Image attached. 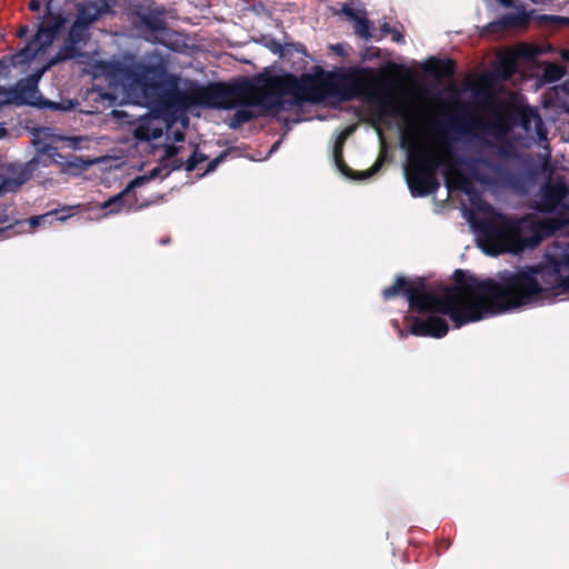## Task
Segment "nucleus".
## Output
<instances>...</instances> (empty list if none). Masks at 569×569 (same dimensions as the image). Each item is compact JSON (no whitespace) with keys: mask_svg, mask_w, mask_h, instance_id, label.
<instances>
[{"mask_svg":"<svg viewBox=\"0 0 569 569\" xmlns=\"http://www.w3.org/2000/svg\"><path fill=\"white\" fill-rule=\"evenodd\" d=\"M479 241L488 254L511 252L521 253L526 249H533L546 238L569 227L568 207L558 216L532 220L527 216L522 219L508 217L500 212H492L491 217L479 221Z\"/></svg>","mask_w":569,"mask_h":569,"instance_id":"nucleus-4","label":"nucleus"},{"mask_svg":"<svg viewBox=\"0 0 569 569\" xmlns=\"http://www.w3.org/2000/svg\"><path fill=\"white\" fill-rule=\"evenodd\" d=\"M138 19L137 27L141 29L144 39L152 44H160L167 49L173 50L177 47V33L168 28L164 20V9L161 7L138 8L133 12Z\"/></svg>","mask_w":569,"mask_h":569,"instance_id":"nucleus-8","label":"nucleus"},{"mask_svg":"<svg viewBox=\"0 0 569 569\" xmlns=\"http://www.w3.org/2000/svg\"><path fill=\"white\" fill-rule=\"evenodd\" d=\"M401 146L408 149V166L405 169L411 197L423 198L437 192L440 182L437 171L442 169L447 188L451 183L466 194L473 191L472 179L485 182L486 178L477 173V166L483 164L492 171H499L493 161L485 157L462 158L453 153L450 143L439 142V148L418 143V131L409 129L401 133Z\"/></svg>","mask_w":569,"mask_h":569,"instance_id":"nucleus-3","label":"nucleus"},{"mask_svg":"<svg viewBox=\"0 0 569 569\" xmlns=\"http://www.w3.org/2000/svg\"><path fill=\"white\" fill-rule=\"evenodd\" d=\"M43 19H47V22H43ZM39 29H37V33L33 36L32 41L27 43L22 50L14 54V59H18V63L30 61L39 51L50 47L60 30L67 23V18L61 10V7L50 10L46 9V16L39 18Z\"/></svg>","mask_w":569,"mask_h":569,"instance_id":"nucleus-7","label":"nucleus"},{"mask_svg":"<svg viewBox=\"0 0 569 569\" xmlns=\"http://www.w3.org/2000/svg\"><path fill=\"white\" fill-rule=\"evenodd\" d=\"M8 220L6 219V217H3L2 214H0V223H4L7 222Z\"/></svg>","mask_w":569,"mask_h":569,"instance_id":"nucleus-45","label":"nucleus"},{"mask_svg":"<svg viewBox=\"0 0 569 569\" xmlns=\"http://www.w3.org/2000/svg\"><path fill=\"white\" fill-rule=\"evenodd\" d=\"M528 24L526 13H506L497 21L489 22L485 27L486 34H500L511 28H522Z\"/></svg>","mask_w":569,"mask_h":569,"instance_id":"nucleus-17","label":"nucleus"},{"mask_svg":"<svg viewBox=\"0 0 569 569\" xmlns=\"http://www.w3.org/2000/svg\"><path fill=\"white\" fill-rule=\"evenodd\" d=\"M109 12L110 6L107 0H89L78 6V16H76L74 23L93 24Z\"/></svg>","mask_w":569,"mask_h":569,"instance_id":"nucleus-13","label":"nucleus"},{"mask_svg":"<svg viewBox=\"0 0 569 569\" xmlns=\"http://www.w3.org/2000/svg\"><path fill=\"white\" fill-rule=\"evenodd\" d=\"M413 310V309H411ZM420 315H428L426 319H421L419 317L411 318L410 329H408V333L415 337H431L441 339L448 333V323L447 320L439 317L437 312H419L413 310ZM445 316V315H442Z\"/></svg>","mask_w":569,"mask_h":569,"instance_id":"nucleus-12","label":"nucleus"},{"mask_svg":"<svg viewBox=\"0 0 569 569\" xmlns=\"http://www.w3.org/2000/svg\"><path fill=\"white\" fill-rule=\"evenodd\" d=\"M381 37L382 36H391V40L393 42L401 44L405 42V37L402 36L401 31L396 29L395 27L390 26L388 22H385L380 27Z\"/></svg>","mask_w":569,"mask_h":569,"instance_id":"nucleus-26","label":"nucleus"},{"mask_svg":"<svg viewBox=\"0 0 569 569\" xmlns=\"http://www.w3.org/2000/svg\"><path fill=\"white\" fill-rule=\"evenodd\" d=\"M408 73L406 67L390 62L378 71L370 67H358L347 71L319 69L318 72L299 77L286 73L268 79L267 87H257L249 80L233 84L190 82L182 91L178 88V77L169 73L161 60L156 63L109 64V77L114 82L128 90H140L148 104L169 113L190 107L230 110L237 104L234 98H241V106L262 108L264 113L283 111V96H291L296 104H317L328 98H336L339 102H350L357 98L380 102L391 92L392 83Z\"/></svg>","mask_w":569,"mask_h":569,"instance_id":"nucleus-1","label":"nucleus"},{"mask_svg":"<svg viewBox=\"0 0 569 569\" xmlns=\"http://www.w3.org/2000/svg\"><path fill=\"white\" fill-rule=\"evenodd\" d=\"M499 3H501V6L506 7V8H511L513 7V0H498Z\"/></svg>","mask_w":569,"mask_h":569,"instance_id":"nucleus-39","label":"nucleus"},{"mask_svg":"<svg viewBox=\"0 0 569 569\" xmlns=\"http://www.w3.org/2000/svg\"><path fill=\"white\" fill-rule=\"evenodd\" d=\"M403 111H405L403 108L397 107V108H395L393 113H395V116H402Z\"/></svg>","mask_w":569,"mask_h":569,"instance_id":"nucleus-43","label":"nucleus"},{"mask_svg":"<svg viewBox=\"0 0 569 569\" xmlns=\"http://www.w3.org/2000/svg\"><path fill=\"white\" fill-rule=\"evenodd\" d=\"M79 43L66 42L62 48H60L59 52H57L56 61H66L69 59H73L77 56V46Z\"/></svg>","mask_w":569,"mask_h":569,"instance_id":"nucleus-24","label":"nucleus"},{"mask_svg":"<svg viewBox=\"0 0 569 569\" xmlns=\"http://www.w3.org/2000/svg\"><path fill=\"white\" fill-rule=\"evenodd\" d=\"M92 24L88 23H79V22H72L71 29H69V33H67V40L66 42H70L72 44H80L86 40L87 37V30Z\"/></svg>","mask_w":569,"mask_h":569,"instance_id":"nucleus-22","label":"nucleus"},{"mask_svg":"<svg viewBox=\"0 0 569 569\" xmlns=\"http://www.w3.org/2000/svg\"><path fill=\"white\" fill-rule=\"evenodd\" d=\"M183 139H184L183 133L180 131H177L176 132V141H183Z\"/></svg>","mask_w":569,"mask_h":569,"instance_id":"nucleus-44","label":"nucleus"},{"mask_svg":"<svg viewBox=\"0 0 569 569\" xmlns=\"http://www.w3.org/2000/svg\"><path fill=\"white\" fill-rule=\"evenodd\" d=\"M160 136L161 131L159 129H149L148 127L139 126L137 127V130H134V137L141 141L158 139Z\"/></svg>","mask_w":569,"mask_h":569,"instance_id":"nucleus-25","label":"nucleus"},{"mask_svg":"<svg viewBox=\"0 0 569 569\" xmlns=\"http://www.w3.org/2000/svg\"><path fill=\"white\" fill-rule=\"evenodd\" d=\"M550 104L558 110L569 113V86H557L550 94Z\"/></svg>","mask_w":569,"mask_h":569,"instance_id":"nucleus-20","label":"nucleus"},{"mask_svg":"<svg viewBox=\"0 0 569 569\" xmlns=\"http://www.w3.org/2000/svg\"><path fill=\"white\" fill-rule=\"evenodd\" d=\"M161 173V168L156 167L153 170L150 171V178H157Z\"/></svg>","mask_w":569,"mask_h":569,"instance_id":"nucleus-38","label":"nucleus"},{"mask_svg":"<svg viewBox=\"0 0 569 569\" xmlns=\"http://www.w3.org/2000/svg\"><path fill=\"white\" fill-rule=\"evenodd\" d=\"M274 52H280L281 51V46L277 44V47H274Z\"/></svg>","mask_w":569,"mask_h":569,"instance_id":"nucleus-46","label":"nucleus"},{"mask_svg":"<svg viewBox=\"0 0 569 569\" xmlns=\"http://www.w3.org/2000/svg\"><path fill=\"white\" fill-rule=\"evenodd\" d=\"M455 61L450 58L440 59L431 57L423 64V72L436 79H451L455 74Z\"/></svg>","mask_w":569,"mask_h":569,"instance_id":"nucleus-18","label":"nucleus"},{"mask_svg":"<svg viewBox=\"0 0 569 569\" xmlns=\"http://www.w3.org/2000/svg\"><path fill=\"white\" fill-rule=\"evenodd\" d=\"M565 76V67L557 63H548L543 69V80L553 83L562 79Z\"/></svg>","mask_w":569,"mask_h":569,"instance_id":"nucleus-23","label":"nucleus"},{"mask_svg":"<svg viewBox=\"0 0 569 569\" xmlns=\"http://www.w3.org/2000/svg\"><path fill=\"white\" fill-rule=\"evenodd\" d=\"M400 338H406V332L400 330Z\"/></svg>","mask_w":569,"mask_h":569,"instance_id":"nucleus-48","label":"nucleus"},{"mask_svg":"<svg viewBox=\"0 0 569 569\" xmlns=\"http://www.w3.org/2000/svg\"><path fill=\"white\" fill-rule=\"evenodd\" d=\"M8 136V130L0 123V140Z\"/></svg>","mask_w":569,"mask_h":569,"instance_id":"nucleus-42","label":"nucleus"},{"mask_svg":"<svg viewBox=\"0 0 569 569\" xmlns=\"http://www.w3.org/2000/svg\"><path fill=\"white\" fill-rule=\"evenodd\" d=\"M92 164L91 160L83 159L81 157H72L71 160L66 161V169H78L86 170Z\"/></svg>","mask_w":569,"mask_h":569,"instance_id":"nucleus-27","label":"nucleus"},{"mask_svg":"<svg viewBox=\"0 0 569 569\" xmlns=\"http://www.w3.org/2000/svg\"><path fill=\"white\" fill-rule=\"evenodd\" d=\"M162 164L166 168L170 167V171H177L180 170L181 168L184 169V162H182L181 159L179 158L166 160L164 162H162Z\"/></svg>","mask_w":569,"mask_h":569,"instance_id":"nucleus-32","label":"nucleus"},{"mask_svg":"<svg viewBox=\"0 0 569 569\" xmlns=\"http://www.w3.org/2000/svg\"><path fill=\"white\" fill-rule=\"evenodd\" d=\"M180 149L174 146V144H167L166 146V154H163L162 157V162H164L166 160H171V159H176L177 154H178V151Z\"/></svg>","mask_w":569,"mask_h":569,"instance_id":"nucleus-33","label":"nucleus"},{"mask_svg":"<svg viewBox=\"0 0 569 569\" xmlns=\"http://www.w3.org/2000/svg\"><path fill=\"white\" fill-rule=\"evenodd\" d=\"M452 279L453 284L443 286L436 292L428 288L425 278L409 279L398 274L392 286L382 289L381 297L388 301L402 295L410 309L447 315L456 328L478 322L488 315L517 310L555 297L529 272L505 271L496 281L457 269Z\"/></svg>","mask_w":569,"mask_h":569,"instance_id":"nucleus-2","label":"nucleus"},{"mask_svg":"<svg viewBox=\"0 0 569 569\" xmlns=\"http://www.w3.org/2000/svg\"><path fill=\"white\" fill-rule=\"evenodd\" d=\"M234 102L239 103L240 98L236 97ZM239 107V109L236 110L234 114L229 118V128L232 130L239 129L241 126L263 116H274L278 112H264L262 108L259 106H241L236 104V107L231 108L234 109Z\"/></svg>","mask_w":569,"mask_h":569,"instance_id":"nucleus-15","label":"nucleus"},{"mask_svg":"<svg viewBox=\"0 0 569 569\" xmlns=\"http://www.w3.org/2000/svg\"><path fill=\"white\" fill-rule=\"evenodd\" d=\"M41 8L40 0H30L29 10L32 12H38Z\"/></svg>","mask_w":569,"mask_h":569,"instance_id":"nucleus-35","label":"nucleus"},{"mask_svg":"<svg viewBox=\"0 0 569 569\" xmlns=\"http://www.w3.org/2000/svg\"><path fill=\"white\" fill-rule=\"evenodd\" d=\"M57 2H58V0H49V1H47L46 9L50 10V9H53V8H61V6H59Z\"/></svg>","mask_w":569,"mask_h":569,"instance_id":"nucleus-37","label":"nucleus"},{"mask_svg":"<svg viewBox=\"0 0 569 569\" xmlns=\"http://www.w3.org/2000/svg\"><path fill=\"white\" fill-rule=\"evenodd\" d=\"M37 87L28 80H20L13 88H4L0 86V96H7L1 104L23 106L30 103L28 97L32 96Z\"/></svg>","mask_w":569,"mask_h":569,"instance_id":"nucleus-16","label":"nucleus"},{"mask_svg":"<svg viewBox=\"0 0 569 569\" xmlns=\"http://www.w3.org/2000/svg\"><path fill=\"white\" fill-rule=\"evenodd\" d=\"M53 216H54V212H48L44 214L32 216L29 219V224H30V227H32V229H36L40 226H43V224L50 222V220H51V218H53Z\"/></svg>","mask_w":569,"mask_h":569,"instance_id":"nucleus-30","label":"nucleus"},{"mask_svg":"<svg viewBox=\"0 0 569 569\" xmlns=\"http://www.w3.org/2000/svg\"><path fill=\"white\" fill-rule=\"evenodd\" d=\"M340 49H341V48H340V44L333 46V50H336V51L340 52Z\"/></svg>","mask_w":569,"mask_h":569,"instance_id":"nucleus-47","label":"nucleus"},{"mask_svg":"<svg viewBox=\"0 0 569 569\" xmlns=\"http://www.w3.org/2000/svg\"><path fill=\"white\" fill-rule=\"evenodd\" d=\"M568 196V187L563 181L548 182L540 188L538 192L537 201H535V210L539 213H560L563 208H569L568 204L563 203V200Z\"/></svg>","mask_w":569,"mask_h":569,"instance_id":"nucleus-10","label":"nucleus"},{"mask_svg":"<svg viewBox=\"0 0 569 569\" xmlns=\"http://www.w3.org/2000/svg\"><path fill=\"white\" fill-rule=\"evenodd\" d=\"M342 13L349 18L352 22H355V33L356 36L370 40L373 38L372 32L370 31V21L366 18V14L360 11H356L352 7L346 4L342 7Z\"/></svg>","mask_w":569,"mask_h":569,"instance_id":"nucleus-19","label":"nucleus"},{"mask_svg":"<svg viewBox=\"0 0 569 569\" xmlns=\"http://www.w3.org/2000/svg\"><path fill=\"white\" fill-rule=\"evenodd\" d=\"M138 181L139 178H134V180L131 181L123 191L103 201L101 206H99V209L108 211V213H119L124 208H132L136 203V197L132 192V188L138 183Z\"/></svg>","mask_w":569,"mask_h":569,"instance_id":"nucleus-14","label":"nucleus"},{"mask_svg":"<svg viewBox=\"0 0 569 569\" xmlns=\"http://www.w3.org/2000/svg\"><path fill=\"white\" fill-rule=\"evenodd\" d=\"M76 102L72 100H67L62 102L49 101L47 102V107H49L52 111H70L76 108Z\"/></svg>","mask_w":569,"mask_h":569,"instance_id":"nucleus-29","label":"nucleus"},{"mask_svg":"<svg viewBox=\"0 0 569 569\" xmlns=\"http://www.w3.org/2000/svg\"><path fill=\"white\" fill-rule=\"evenodd\" d=\"M530 1L536 4H547V3H552L555 0H530Z\"/></svg>","mask_w":569,"mask_h":569,"instance_id":"nucleus-41","label":"nucleus"},{"mask_svg":"<svg viewBox=\"0 0 569 569\" xmlns=\"http://www.w3.org/2000/svg\"><path fill=\"white\" fill-rule=\"evenodd\" d=\"M57 158H61L57 149L47 147L33 159L27 161V163L11 169V176L0 182V194L16 192L41 168H48L57 163Z\"/></svg>","mask_w":569,"mask_h":569,"instance_id":"nucleus-9","label":"nucleus"},{"mask_svg":"<svg viewBox=\"0 0 569 569\" xmlns=\"http://www.w3.org/2000/svg\"><path fill=\"white\" fill-rule=\"evenodd\" d=\"M495 77L500 81L509 80L516 72V62L510 57H501L495 66Z\"/></svg>","mask_w":569,"mask_h":569,"instance_id":"nucleus-21","label":"nucleus"},{"mask_svg":"<svg viewBox=\"0 0 569 569\" xmlns=\"http://www.w3.org/2000/svg\"><path fill=\"white\" fill-rule=\"evenodd\" d=\"M28 34V27L27 26H22L20 28H18V31H17V37L18 38H24L27 37Z\"/></svg>","mask_w":569,"mask_h":569,"instance_id":"nucleus-36","label":"nucleus"},{"mask_svg":"<svg viewBox=\"0 0 569 569\" xmlns=\"http://www.w3.org/2000/svg\"><path fill=\"white\" fill-rule=\"evenodd\" d=\"M222 160V154L216 157V159L209 161L208 168H206V172L214 171L219 162Z\"/></svg>","mask_w":569,"mask_h":569,"instance_id":"nucleus-34","label":"nucleus"},{"mask_svg":"<svg viewBox=\"0 0 569 569\" xmlns=\"http://www.w3.org/2000/svg\"><path fill=\"white\" fill-rule=\"evenodd\" d=\"M540 20L549 22L558 28H565L569 26V18L562 16H541Z\"/></svg>","mask_w":569,"mask_h":569,"instance_id":"nucleus-31","label":"nucleus"},{"mask_svg":"<svg viewBox=\"0 0 569 569\" xmlns=\"http://www.w3.org/2000/svg\"><path fill=\"white\" fill-rule=\"evenodd\" d=\"M207 160L206 154L198 152L197 150L190 154L189 159L186 161V171L192 172L197 166Z\"/></svg>","mask_w":569,"mask_h":569,"instance_id":"nucleus-28","label":"nucleus"},{"mask_svg":"<svg viewBox=\"0 0 569 569\" xmlns=\"http://www.w3.org/2000/svg\"><path fill=\"white\" fill-rule=\"evenodd\" d=\"M520 127L527 134H535L538 141H545L548 132L542 123L541 116L532 106H516L513 103H499L496 111L488 120L471 116L449 118L447 128L462 134H473V130H481L496 139V154L499 158H516V146L507 136Z\"/></svg>","mask_w":569,"mask_h":569,"instance_id":"nucleus-5","label":"nucleus"},{"mask_svg":"<svg viewBox=\"0 0 569 569\" xmlns=\"http://www.w3.org/2000/svg\"><path fill=\"white\" fill-rule=\"evenodd\" d=\"M557 252L545 254L543 261L537 266L523 267L512 273H530L535 281L540 282L541 287L547 288L553 296H561L569 290V276H565V270L569 267V247L555 248Z\"/></svg>","mask_w":569,"mask_h":569,"instance_id":"nucleus-6","label":"nucleus"},{"mask_svg":"<svg viewBox=\"0 0 569 569\" xmlns=\"http://www.w3.org/2000/svg\"><path fill=\"white\" fill-rule=\"evenodd\" d=\"M560 57H562V61L569 62V50L563 49L562 52H560Z\"/></svg>","mask_w":569,"mask_h":569,"instance_id":"nucleus-40","label":"nucleus"},{"mask_svg":"<svg viewBox=\"0 0 569 569\" xmlns=\"http://www.w3.org/2000/svg\"><path fill=\"white\" fill-rule=\"evenodd\" d=\"M355 130H356V126L350 124V126L346 127L345 130L340 131V133L338 136V140H336V143H333L332 158H333V164H336V167H338V170L340 173H342L343 176H346L350 179L361 181V180H367L370 177H372L373 174H376L379 171V169H381V161H376V163L372 164L371 168H369L368 170H365V171H356V170L349 168V166L343 160V154L341 152L343 151V146H346L347 139H349V137L353 133Z\"/></svg>","mask_w":569,"mask_h":569,"instance_id":"nucleus-11","label":"nucleus"}]
</instances>
